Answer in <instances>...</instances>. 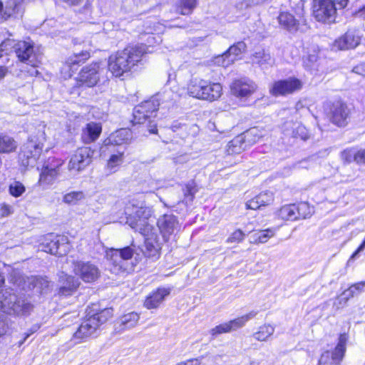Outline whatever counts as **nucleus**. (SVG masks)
<instances>
[{
    "mask_svg": "<svg viewBox=\"0 0 365 365\" xmlns=\"http://www.w3.org/2000/svg\"><path fill=\"white\" fill-rule=\"evenodd\" d=\"M171 130L173 132L178 133V134L180 133V130H185L186 131L189 130L191 132L189 134H192L194 136L198 132V127L195 124L187 125L174 122L171 126Z\"/></svg>",
    "mask_w": 365,
    "mask_h": 365,
    "instance_id": "43",
    "label": "nucleus"
},
{
    "mask_svg": "<svg viewBox=\"0 0 365 365\" xmlns=\"http://www.w3.org/2000/svg\"><path fill=\"white\" fill-rule=\"evenodd\" d=\"M133 249L127 246L121 249L110 248L106 250V257L111 272L118 274L125 271V261L133 257Z\"/></svg>",
    "mask_w": 365,
    "mask_h": 365,
    "instance_id": "6",
    "label": "nucleus"
},
{
    "mask_svg": "<svg viewBox=\"0 0 365 365\" xmlns=\"http://www.w3.org/2000/svg\"><path fill=\"white\" fill-rule=\"evenodd\" d=\"M95 320L91 316L84 319L73 334V338L82 340L93 335L99 328L98 322Z\"/></svg>",
    "mask_w": 365,
    "mask_h": 365,
    "instance_id": "18",
    "label": "nucleus"
},
{
    "mask_svg": "<svg viewBox=\"0 0 365 365\" xmlns=\"http://www.w3.org/2000/svg\"><path fill=\"white\" fill-rule=\"evenodd\" d=\"M257 85L251 80L241 78L235 80L230 86L232 93L237 97H247L257 90Z\"/></svg>",
    "mask_w": 365,
    "mask_h": 365,
    "instance_id": "17",
    "label": "nucleus"
},
{
    "mask_svg": "<svg viewBox=\"0 0 365 365\" xmlns=\"http://www.w3.org/2000/svg\"><path fill=\"white\" fill-rule=\"evenodd\" d=\"M244 137L246 138L247 143H255L258 141L263 135L257 128H252L247 130L244 134Z\"/></svg>",
    "mask_w": 365,
    "mask_h": 365,
    "instance_id": "44",
    "label": "nucleus"
},
{
    "mask_svg": "<svg viewBox=\"0 0 365 365\" xmlns=\"http://www.w3.org/2000/svg\"><path fill=\"white\" fill-rule=\"evenodd\" d=\"M312 212L313 210L307 202H301L297 205V213L299 215V219L309 217Z\"/></svg>",
    "mask_w": 365,
    "mask_h": 365,
    "instance_id": "46",
    "label": "nucleus"
},
{
    "mask_svg": "<svg viewBox=\"0 0 365 365\" xmlns=\"http://www.w3.org/2000/svg\"><path fill=\"white\" fill-rule=\"evenodd\" d=\"M247 143L243 135H237L228 143L226 151L228 155L240 153L245 149Z\"/></svg>",
    "mask_w": 365,
    "mask_h": 365,
    "instance_id": "30",
    "label": "nucleus"
},
{
    "mask_svg": "<svg viewBox=\"0 0 365 365\" xmlns=\"http://www.w3.org/2000/svg\"><path fill=\"white\" fill-rule=\"evenodd\" d=\"M60 282L62 283V285L59 288L58 294L61 296L65 297L71 295L80 284L78 279L75 278V277L66 274H63L60 277Z\"/></svg>",
    "mask_w": 365,
    "mask_h": 365,
    "instance_id": "24",
    "label": "nucleus"
},
{
    "mask_svg": "<svg viewBox=\"0 0 365 365\" xmlns=\"http://www.w3.org/2000/svg\"><path fill=\"white\" fill-rule=\"evenodd\" d=\"M257 200L262 206L270 204L273 201V196L271 192H262L257 195Z\"/></svg>",
    "mask_w": 365,
    "mask_h": 365,
    "instance_id": "53",
    "label": "nucleus"
},
{
    "mask_svg": "<svg viewBox=\"0 0 365 365\" xmlns=\"http://www.w3.org/2000/svg\"><path fill=\"white\" fill-rule=\"evenodd\" d=\"M17 148L15 140L7 135H0V153H8L14 151Z\"/></svg>",
    "mask_w": 365,
    "mask_h": 365,
    "instance_id": "36",
    "label": "nucleus"
},
{
    "mask_svg": "<svg viewBox=\"0 0 365 365\" xmlns=\"http://www.w3.org/2000/svg\"><path fill=\"white\" fill-rule=\"evenodd\" d=\"M170 292V289L158 288L147 297L144 302L145 307L149 309L157 308Z\"/></svg>",
    "mask_w": 365,
    "mask_h": 365,
    "instance_id": "25",
    "label": "nucleus"
},
{
    "mask_svg": "<svg viewBox=\"0 0 365 365\" xmlns=\"http://www.w3.org/2000/svg\"><path fill=\"white\" fill-rule=\"evenodd\" d=\"M28 282L30 288H36L41 292H43L46 289L48 288L50 282L46 277H37L32 276L28 278Z\"/></svg>",
    "mask_w": 365,
    "mask_h": 365,
    "instance_id": "38",
    "label": "nucleus"
},
{
    "mask_svg": "<svg viewBox=\"0 0 365 365\" xmlns=\"http://www.w3.org/2000/svg\"><path fill=\"white\" fill-rule=\"evenodd\" d=\"M124 150L119 149L117 153L112 154L107 163V169L110 173L116 171V168L123 162Z\"/></svg>",
    "mask_w": 365,
    "mask_h": 365,
    "instance_id": "40",
    "label": "nucleus"
},
{
    "mask_svg": "<svg viewBox=\"0 0 365 365\" xmlns=\"http://www.w3.org/2000/svg\"><path fill=\"white\" fill-rule=\"evenodd\" d=\"M108 73L106 67L100 62H95L83 66L78 73L76 81L78 85L93 87L106 78Z\"/></svg>",
    "mask_w": 365,
    "mask_h": 365,
    "instance_id": "5",
    "label": "nucleus"
},
{
    "mask_svg": "<svg viewBox=\"0 0 365 365\" xmlns=\"http://www.w3.org/2000/svg\"><path fill=\"white\" fill-rule=\"evenodd\" d=\"M159 99L153 97L148 101L142 102L136 106L133 111V123L144 124L148 121V129L150 133H156L157 124L152 120L156 116V112L159 108Z\"/></svg>",
    "mask_w": 365,
    "mask_h": 365,
    "instance_id": "4",
    "label": "nucleus"
},
{
    "mask_svg": "<svg viewBox=\"0 0 365 365\" xmlns=\"http://www.w3.org/2000/svg\"><path fill=\"white\" fill-rule=\"evenodd\" d=\"M197 4V0H178L175 5V10L182 15H189L192 13Z\"/></svg>",
    "mask_w": 365,
    "mask_h": 365,
    "instance_id": "32",
    "label": "nucleus"
},
{
    "mask_svg": "<svg viewBox=\"0 0 365 365\" xmlns=\"http://www.w3.org/2000/svg\"><path fill=\"white\" fill-rule=\"evenodd\" d=\"M113 315V309L112 308H106L101 310L99 312L91 315L93 318H95V321L98 322V326L106 322Z\"/></svg>",
    "mask_w": 365,
    "mask_h": 365,
    "instance_id": "41",
    "label": "nucleus"
},
{
    "mask_svg": "<svg viewBox=\"0 0 365 365\" xmlns=\"http://www.w3.org/2000/svg\"><path fill=\"white\" fill-rule=\"evenodd\" d=\"M9 48L14 49V52L20 61L26 62L28 64L34 66L36 58L32 44L26 41H19L16 43L14 40L12 46H9Z\"/></svg>",
    "mask_w": 365,
    "mask_h": 365,
    "instance_id": "15",
    "label": "nucleus"
},
{
    "mask_svg": "<svg viewBox=\"0 0 365 365\" xmlns=\"http://www.w3.org/2000/svg\"><path fill=\"white\" fill-rule=\"evenodd\" d=\"M338 6L331 0H313L312 15L317 21L330 24L335 21Z\"/></svg>",
    "mask_w": 365,
    "mask_h": 365,
    "instance_id": "8",
    "label": "nucleus"
},
{
    "mask_svg": "<svg viewBox=\"0 0 365 365\" xmlns=\"http://www.w3.org/2000/svg\"><path fill=\"white\" fill-rule=\"evenodd\" d=\"M196 191L194 182H188L183 190L185 197L190 201L192 200Z\"/></svg>",
    "mask_w": 365,
    "mask_h": 365,
    "instance_id": "54",
    "label": "nucleus"
},
{
    "mask_svg": "<svg viewBox=\"0 0 365 365\" xmlns=\"http://www.w3.org/2000/svg\"><path fill=\"white\" fill-rule=\"evenodd\" d=\"M58 171H54L53 169H48V167L43 166L38 182L41 185H48L52 184L57 176Z\"/></svg>",
    "mask_w": 365,
    "mask_h": 365,
    "instance_id": "35",
    "label": "nucleus"
},
{
    "mask_svg": "<svg viewBox=\"0 0 365 365\" xmlns=\"http://www.w3.org/2000/svg\"><path fill=\"white\" fill-rule=\"evenodd\" d=\"M348 336L346 334H340L339 341L332 351H324L319 360L318 365H330L331 363H341L346 352Z\"/></svg>",
    "mask_w": 365,
    "mask_h": 365,
    "instance_id": "12",
    "label": "nucleus"
},
{
    "mask_svg": "<svg viewBox=\"0 0 365 365\" xmlns=\"http://www.w3.org/2000/svg\"><path fill=\"white\" fill-rule=\"evenodd\" d=\"M9 190L12 196L18 197L26 191V188L21 182L15 181L10 184Z\"/></svg>",
    "mask_w": 365,
    "mask_h": 365,
    "instance_id": "47",
    "label": "nucleus"
},
{
    "mask_svg": "<svg viewBox=\"0 0 365 365\" xmlns=\"http://www.w3.org/2000/svg\"><path fill=\"white\" fill-rule=\"evenodd\" d=\"M132 136L131 131L129 129L121 128L111 133L108 138L104 140V145H122L128 143Z\"/></svg>",
    "mask_w": 365,
    "mask_h": 365,
    "instance_id": "22",
    "label": "nucleus"
},
{
    "mask_svg": "<svg viewBox=\"0 0 365 365\" xmlns=\"http://www.w3.org/2000/svg\"><path fill=\"white\" fill-rule=\"evenodd\" d=\"M293 136L296 138L306 140L308 135L305 127L299 125H297L293 130Z\"/></svg>",
    "mask_w": 365,
    "mask_h": 365,
    "instance_id": "56",
    "label": "nucleus"
},
{
    "mask_svg": "<svg viewBox=\"0 0 365 365\" xmlns=\"http://www.w3.org/2000/svg\"><path fill=\"white\" fill-rule=\"evenodd\" d=\"M209 359L205 356H200L197 358L190 359L183 361L184 365H207Z\"/></svg>",
    "mask_w": 365,
    "mask_h": 365,
    "instance_id": "55",
    "label": "nucleus"
},
{
    "mask_svg": "<svg viewBox=\"0 0 365 365\" xmlns=\"http://www.w3.org/2000/svg\"><path fill=\"white\" fill-rule=\"evenodd\" d=\"M90 53L87 51H83L80 53H75L69 56L66 61V66L73 72L77 69V67L82 63H84L90 58Z\"/></svg>",
    "mask_w": 365,
    "mask_h": 365,
    "instance_id": "28",
    "label": "nucleus"
},
{
    "mask_svg": "<svg viewBox=\"0 0 365 365\" xmlns=\"http://www.w3.org/2000/svg\"><path fill=\"white\" fill-rule=\"evenodd\" d=\"M351 153H355L354 149H349L346 150L342 153V158L348 163H351L354 161L353 155H351Z\"/></svg>",
    "mask_w": 365,
    "mask_h": 365,
    "instance_id": "63",
    "label": "nucleus"
},
{
    "mask_svg": "<svg viewBox=\"0 0 365 365\" xmlns=\"http://www.w3.org/2000/svg\"><path fill=\"white\" fill-rule=\"evenodd\" d=\"M93 151L88 147L78 148L71 156L68 170L73 175L78 174L92 162Z\"/></svg>",
    "mask_w": 365,
    "mask_h": 365,
    "instance_id": "10",
    "label": "nucleus"
},
{
    "mask_svg": "<svg viewBox=\"0 0 365 365\" xmlns=\"http://www.w3.org/2000/svg\"><path fill=\"white\" fill-rule=\"evenodd\" d=\"M318 56L317 53L309 54L304 58V65L308 69H312L314 64L317 61Z\"/></svg>",
    "mask_w": 365,
    "mask_h": 365,
    "instance_id": "58",
    "label": "nucleus"
},
{
    "mask_svg": "<svg viewBox=\"0 0 365 365\" xmlns=\"http://www.w3.org/2000/svg\"><path fill=\"white\" fill-rule=\"evenodd\" d=\"M349 114L350 110L347 106L341 101H336L333 104L331 108V120L338 126H345L347 124Z\"/></svg>",
    "mask_w": 365,
    "mask_h": 365,
    "instance_id": "19",
    "label": "nucleus"
},
{
    "mask_svg": "<svg viewBox=\"0 0 365 365\" xmlns=\"http://www.w3.org/2000/svg\"><path fill=\"white\" fill-rule=\"evenodd\" d=\"M202 100L213 101L219 98L222 94V87L220 83H209L206 81V85L203 90Z\"/></svg>",
    "mask_w": 365,
    "mask_h": 365,
    "instance_id": "29",
    "label": "nucleus"
},
{
    "mask_svg": "<svg viewBox=\"0 0 365 365\" xmlns=\"http://www.w3.org/2000/svg\"><path fill=\"white\" fill-rule=\"evenodd\" d=\"M102 132L101 123L90 122L83 129L81 139L84 143H91L96 141Z\"/></svg>",
    "mask_w": 365,
    "mask_h": 365,
    "instance_id": "23",
    "label": "nucleus"
},
{
    "mask_svg": "<svg viewBox=\"0 0 365 365\" xmlns=\"http://www.w3.org/2000/svg\"><path fill=\"white\" fill-rule=\"evenodd\" d=\"M43 144L36 137L31 136L22 145L19 158L24 166H33L41 154Z\"/></svg>",
    "mask_w": 365,
    "mask_h": 365,
    "instance_id": "9",
    "label": "nucleus"
},
{
    "mask_svg": "<svg viewBox=\"0 0 365 365\" xmlns=\"http://www.w3.org/2000/svg\"><path fill=\"white\" fill-rule=\"evenodd\" d=\"M262 207L261 204H259V201L257 200V196H256L255 198L249 200L246 203V207L247 209H252V210H257L260 208Z\"/></svg>",
    "mask_w": 365,
    "mask_h": 365,
    "instance_id": "61",
    "label": "nucleus"
},
{
    "mask_svg": "<svg viewBox=\"0 0 365 365\" xmlns=\"http://www.w3.org/2000/svg\"><path fill=\"white\" fill-rule=\"evenodd\" d=\"M274 327L270 324H264L253 334V337L259 341H266L274 334Z\"/></svg>",
    "mask_w": 365,
    "mask_h": 365,
    "instance_id": "37",
    "label": "nucleus"
},
{
    "mask_svg": "<svg viewBox=\"0 0 365 365\" xmlns=\"http://www.w3.org/2000/svg\"><path fill=\"white\" fill-rule=\"evenodd\" d=\"M279 217L284 220H299V215L297 213V205L295 204L287 205L281 207L278 212Z\"/></svg>",
    "mask_w": 365,
    "mask_h": 365,
    "instance_id": "34",
    "label": "nucleus"
},
{
    "mask_svg": "<svg viewBox=\"0 0 365 365\" xmlns=\"http://www.w3.org/2000/svg\"><path fill=\"white\" fill-rule=\"evenodd\" d=\"M361 36L358 31L349 30L344 35L335 40L334 48L337 50L354 49L359 45Z\"/></svg>",
    "mask_w": 365,
    "mask_h": 365,
    "instance_id": "16",
    "label": "nucleus"
},
{
    "mask_svg": "<svg viewBox=\"0 0 365 365\" xmlns=\"http://www.w3.org/2000/svg\"><path fill=\"white\" fill-rule=\"evenodd\" d=\"M257 314V311H251L248 314L228 322L232 331L242 327L246 322L255 318Z\"/></svg>",
    "mask_w": 365,
    "mask_h": 365,
    "instance_id": "39",
    "label": "nucleus"
},
{
    "mask_svg": "<svg viewBox=\"0 0 365 365\" xmlns=\"http://www.w3.org/2000/svg\"><path fill=\"white\" fill-rule=\"evenodd\" d=\"M11 327L10 320L4 314H0V336L7 334Z\"/></svg>",
    "mask_w": 365,
    "mask_h": 365,
    "instance_id": "51",
    "label": "nucleus"
},
{
    "mask_svg": "<svg viewBox=\"0 0 365 365\" xmlns=\"http://www.w3.org/2000/svg\"><path fill=\"white\" fill-rule=\"evenodd\" d=\"M206 85V81L199 78H192L187 86V92L190 96L199 99L203 98V90Z\"/></svg>",
    "mask_w": 365,
    "mask_h": 365,
    "instance_id": "27",
    "label": "nucleus"
},
{
    "mask_svg": "<svg viewBox=\"0 0 365 365\" xmlns=\"http://www.w3.org/2000/svg\"><path fill=\"white\" fill-rule=\"evenodd\" d=\"M351 155H353L354 162L358 164H365V149L355 150V153H351Z\"/></svg>",
    "mask_w": 365,
    "mask_h": 365,
    "instance_id": "59",
    "label": "nucleus"
},
{
    "mask_svg": "<svg viewBox=\"0 0 365 365\" xmlns=\"http://www.w3.org/2000/svg\"><path fill=\"white\" fill-rule=\"evenodd\" d=\"M140 319V316L137 312H131L120 317L115 323V329L121 332L135 327Z\"/></svg>",
    "mask_w": 365,
    "mask_h": 365,
    "instance_id": "21",
    "label": "nucleus"
},
{
    "mask_svg": "<svg viewBox=\"0 0 365 365\" xmlns=\"http://www.w3.org/2000/svg\"><path fill=\"white\" fill-rule=\"evenodd\" d=\"M353 72L359 75L365 76V63H361L354 66L353 68Z\"/></svg>",
    "mask_w": 365,
    "mask_h": 365,
    "instance_id": "64",
    "label": "nucleus"
},
{
    "mask_svg": "<svg viewBox=\"0 0 365 365\" xmlns=\"http://www.w3.org/2000/svg\"><path fill=\"white\" fill-rule=\"evenodd\" d=\"M128 210L126 207V224L144 237L153 235L155 220L152 210L148 207H135L133 213H128Z\"/></svg>",
    "mask_w": 365,
    "mask_h": 365,
    "instance_id": "3",
    "label": "nucleus"
},
{
    "mask_svg": "<svg viewBox=\"0 0 365 365\" xmlns=\"http://www.w3.org/2000/svg\"><path fill=\"white\" fill-rule=\"evenodd\" d=\"M252 61L254 63H257L262 68L271 66L274 63V59L269 51L264 48L256 50L252 56Z\"/></svg>",
    "mask_w": 365,
    "mask_h": 365,
    "instance_id": "26",
    "label": "nucleus"
},
{
    "mask_svg": "<svg viewBox=\"0 0 365 365\" xmlns=\"http://www.w3.org/2000/svg\"><path fill=\"white\" fill-rule=\"evenodd\" d=\"M302 83L296 78H289L274 82L270 88V93L274 96H287L301 90Z\"/></svg>",
    "mask_w": 365,
    "mask_h": 365,
    "instance_id": "13",
    "label": "nucleus"
},
{
    "mask_svg": "<svg viewBox=\"0 0 365 365\" xmlns=\"http://www.w3.org/2000/svg\"><path fill=\"white\" fill-rule=\"evenodd\" d=\"M235 61V58H230L227 52L215 58V63L222 67H227Z\"/></svg>",
    "mask_w": 365,
    "mask_h": 365,
    "instance_id": "49",
    "label": "nucleus"
},
{
    "mask_svg": "<svg viewBox=\"0 0 365 365\" xmlns=\"http://www.w3.org/2000/svg\"><path fill=\"white\" fill-rule=\"evenodd\" d=\"M71 266L73 273L86 283L95 282L101 274L98 266L90 261L73 259Z\"/></svg>",
    "mask_w": 365,
    "mask_h": 365,
    "instance_id": "7",
    "label": "nucleus"
},
{
    "mask_svg": "<svg viewBox=\"0 0 365 365\" xmlns=\"http://www.w3.org/2000/svg\"><path fill=\"white\" fill-rule=\"evenodd\" d=\"M62 160L55 158H48V162L43 165L48 167V169H53L54 171H58V168L62 165Z\"/></svg>",
    "mask_w": 365,
    "mask_h": 365,
    "instance_id": "57",
    "label": "nucleus"
},
{
    "mask_svg": "<svg viewBox=\"0 0 365 365\" xmlns=\"http://www.w3.org/2000/svg\"><path fill=\"white\" fill-rule=\"evenodd\" d=\"M146 53L147 47L145 45L128 46L110 56L108 70L115 76H121L139 63L143 64Z\"/></svg>",
    "mask_w": 365,
    "mask_h": 365,
    "instance_id": "1",
    "label": "nucleus"
},
{
    "mask_svg": "<svg viewBox=\"0 0 365 365\" xmlns=\"http://www.w3.org/2000/svg\"><path fill=\"white\" fill-rule=\"evenodd\" d=\"M14 43L13 39H6L0 44V58L2 56L3 51H9V46H12Z\"/></svg>",
    "mask_w": 365,
    "mask_h": 365,
    "instance_id": "62",
    "label": "nucleus"
},
{
    "mask_svg": "<svg viewBox=\"0 0 365 365\" xmlns=\"http://www.w3.org/2000/svg\"><path fill=\"white\" fill-rule=\"evenodd\" d=\"M245 233L240 229L235 230L232 235L227 239V243H239L244 240Z\"/></svg>",
    "mask_w": 365,
    "mask_h": 365,
    "instance_id": "52",
    "label": "nucleus"
},
{
    "mask_svg": "<svg viewBox=\"0 0 365 365\" xmlns=\"http://www.w3.org/2000/svg\"><path fill=\"white\" fill-rule=\"evenodd\" d=\"M42 250L51 255L63 256L69 250L68 238L63 235H49L41 243Z\"/></svg>",
    "mask_w": 365,
    "mask_h": 365,
    "instance_id": "11",
    "label": "nucleus"
},
{
    "mask_svg": "<svg viewBox=\"0 0 365 365\" xmlns=\"http://www.w3.org/2000/svg\"><path fill=\"white\" fill-rule=\"evenodd\" d=\"M246 49V44L243 41H239L236 44L232 45L226 51L230 58H235L236 60L237 56L241 54Z\"/></svg>",
    "mask_w": 365,
    "mask_h": 365,
    "instance_id": "45",
    "label": "nucleus"
},
{
    "mask_svg": "<svg viewBox=\"0 0 365 365\" xmlns=\"http://www.w3.org/2000/svg\"><path fill=\"white\" fill-rule=\"evenodd\" d=\"M20 11V2L18 0H8L3 8L2 19L7 20L10 17L16 16Z\"/></svg>",
    "mask_w": 365,
    "mask_h": 365,
    "instance_id": "31",
    "label": "nucleus"
},
{
    "mask_svg": "<svg viewBox=\"0 0 365 365\" xmlns=\"http://www.w3.org/2000/svg\"><path fill=\"white\" fill-rule=\"evenodd\" d=\"M274 231L272 229L259 230L255 234L256 238L255 239V242H259V243H264L270 237L274 236Z\"/></svg>",
    "mask_w": 365,
    "mask_h": 365,
    "instance_id": "48",
    "label": "nucleus"
},
{
    "mask_svg": "<svg viewBox=\"0 0 365 365\" xmlns=\"http://www.w3.org/2000/svg\"><path fill=\"white\" fill-rule=\"evenodd\" d=\"M157 225L165 240H168L171 235H175L180 230L178 218L173 215L161 216L157 221Z\"/></svg>",
    "mask_w": 365,
    "mask_h": 365,
    "instance_id": "14",
    "label": "nucleus"
},
{
    "mask_svg": "<svg viewBox=\"0 0 365 365\" xmlns=\"http://www.w3.org/2000/svg\"><path fill=\"white\" fill-rule=\"evenodd\" d=\"M230 331H232V330L228 322L217 325L210 331V334L213 336H217L219 334L229 333Z\"/></svg>",
    "mask_w": 365,
    "mask_h": 365,
    "instance_id": "50",
    "label": "nucleus"
},
{
    "mask_svg": "<svg viewBox=\"0 0 365 365\" xmlns=\"http://www.w3.org/2000/svg\"><path fill=\"white\" fill-rule=\"evenodd\" d=\"M85 194L82 191H73L66 194L63 196V202L67 204H76L79 201L84 200Z\"/></svg>",
    "mask_w": 365,
    "mask_h": 365,
    "instance_id": "42",
    "label": "nucleus"
},
{
    "mask_svg": "<svg viewBox=\"0 0 365 365\" xmlns=\"http://www.w3.org/2000/svg\"><path fill=\"white\" fill-rule=\"evenodd\" d=\"M365 282H360L351 285L340 296V300L346 303L350 298L353 297L364 290Z\"/></svg>",
    "mask_w": 365,
    "mask_h": 365,
    "instance_id": "33",
    "label": "nucleus"
},
{
    "mask_svg": "<svg viewBox=\"0 0 365 365\" xmlns=\"http://www.w3.org/2000/svg\"><path fill=\"white\" fill-rule=\"evenodd\" d=\"M290 4H292V6L294 8V6L292 4L296 5V13L299 16H301L303 15V11H304V0H290Z\"/></svg>",
    "mask_w": 365,
    "mask_h": 365,
    "instance_id": "60",
    "label": "nucleus"
},
{
    "mask_svg": "<svg viewBox=\"0 0 365 365\" xmlns=\"http://www.w3.org/2000/svg\"><path fill=\"white\" fill-rule=\"evenodd\" d=\"M33 308V304L28 299L19 297L13 289L0 290V309L4 313L14 317H26Z\"/></svg>",
    "mask_w": 365,
    "mask_h": 365,
    "instance_id": "2",
    "label": "nucleus"
},
{
    "mask_svg": "<svg viewBox=\"0 0 365 365\" xmlns=\"http://www.w3.org/2000/svg\"><path fill=\"white\" fill-rule=\"evenodd\" d=\"M277 19L280 27L291 34H295L299 30V21L289 12H280Z\"/></svg>",
    "mask_w": 365,
    "mask_h": 365,
    "instance_id": "20",
    "label": "nucleus"
}]
</instances>
